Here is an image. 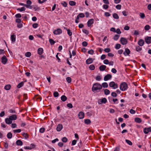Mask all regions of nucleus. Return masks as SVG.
Returning a JSON list of instances; mask_svg holds the SVG:
<instances>
[{
  "mask_svg": "<svg viewBox=\"0 0 151 151\" xmlns=\"http://www.w3.org/2000/svg\"><path fill=\"white\" fill-rule=\"evenodd\" d=\"M26 9L24 7H22L21 8H18L17 10L18 11H19L20 12H22L24 11Z\"/></svg>",
  "mask_w": 151,
  "mask_h": 151,
  "instance_id": "nucleus-32",
  "label": "nucleus"
},
{
  "mask_svg": "<svg viewBox=\"0 0 151 151\" xmlns=\"http://www.w3.org/2000/svg\"><path fill=\"white\" fill-rule=\"evenodd\" d=\"M84 122L85 123L87 124H90L91 123V121L89 119H85Z\"/></svg>",
  "mask_w": 151,
  "mask_h": 151,
  "instance_id": "nucleus-30",
  "label": "nucleus"
},
{
  "mask_svg": "<svg viewBox=\"0 0 151 151\" xmlns=\"http://www.w3.org/2000/svg\"><path fill=\"white\" fill-rule=\"evenodd\" d=\"M27 5L28 6V7H27V8L32 9V6H31L32 4V2L30 0H28L27 1Z\"/></svg>",
  "mask_w": 151,
  "mask_h": 151,
  "instance_id": "nucleus-8",
  "label": "nucleus"
},
{
  "mask_svg": "<svg viewBox=\"0 0 151 151\" xmlns=\"http://www.w3.org/2000/svg\"><path fill=\"white\" fill-rule=\"evenodd\" d=\"M9 118L12 121L15 120L17 119V116L16 115H13L12 116H10L9 117Z\"/></svg>",
  "mask_w": 151,
  "mask_h": 151,
  "instance_id": "nucleus-18",
  "label": "nucleus"
},
{
  "mask_svg": "<svg viewBox=\"0 0 151 151\" xmlns=\"http://www.w3.org/2000/svg\"><path fill=\"white\" fill-rule=\"evenodd\" d=\"M95 66L93 65H90L89 67V69L91 70H93L95 69Z\"/></svg>",
  "mask_w": 151,
  "mask_h": 151,
  "instance_id": "nucleus-47",
  "label": "nucleus"
},
{
  "mask_svg": "<svg viewBox=\"0 0 151 151\" xmlns=\"http://www.w3.org/2000/svg\"><path fill=\"white\" fill-rule=\"evenodd\" d=\"M136 50L137 51L139 52L142 50V48L139 46H137L136 47Z\"/></svg>",
  "mask_w": 151,
  "mask_h": 151,
  "instance_id": "nucleus-36",
  "label": "nucleus"
},
{
  "mask_svg": "<svg viewBox=\"0 0 151 151\" xmlns=\"http://www.w3.org/2000/svg\"><path fill=\"white\" fill-rule=\"evenodd\" d=\"M63 6L64 7H66L67 6V4L65 2L61 3Z\"/></svg>",
  "mask_w": 151,
  "mask_h": 151,
  "instance_id": "nucleus-63",
  "label": "nucleus"
},
{
  "mask_svg": "<svg viewBox=\"0 0 151 151\" xmlns=\"http://www.w3.org/2000/svg\"><path fill=\"white\" fill-rule=\"evenodd\" d=\"M62 32V31L60 29H58L57 30H55L53 32V33L55 35H58L61 34Z\"/></svg>",
  "mask_w": 151,
  "mask_h": 151,
  "instance_id": "nucleus-6",
  "label": "nucleus"
},
{
  "mask_svg": "<svg viewBox=\"0 0 151 151\" xmlns=\"http://www.w3.org/2000/svg\"><path fill=\"white\" fill-rule=\"evenodd\" d=\"M112 78V76L111 75L108 74L105 76L104 78V81H107Z\"/></svg>",
  "mask_w": 151,
  "mask_h": 151,
  "instance_id": "nucleus-7",
  "label": "nucleus"
},
{
  "mask_svg": "<svg viewBox=\"0 0 151 151\" xmlns=\"http://www.w3.org/2000/svg\"><path fill=\"white\" fill-rule=\"evenodd\" d=\"M116 32L118 34H119L121 33V32L120 30V29L118 28L116 30Z\"/></svg>",
  "mask_w": 151,
  "mask_h": 151,
  "instance_id": "nucleus-60",
  "label": "nucleus"
},
{
  "mask_svg": "<svg viewBox=\"0 0 151 151\" xmlns=\"http://www.w3.org/2000/svg\"><path fill=\"white\" fill-rule=\"evenodd\" d=\"M66 80L69 83H70L71 82V79L70 77H67L66 78Z\"/></svg>",
  "mask_w": 151,
  "mask_h": 151,
  "instance_id": "nucleus-40",
  "label": "nucleus"
},
{
  "mask_svg": "<svg viewBox=\"0 0 151 151\" xmlns=\"http://www.w3.org/2000/svg\"><path fill=\"white\" fill-rule=\"evenodd\" d=\"M144 43V41L142 39H140L138 42V44L140 46L143 45Z\"/></svg>",
  "mask_w": 151,
  "mask_h": 151,
  "instance_id": "nucleus-16",
  "label": "nucleus"
},
{
  "mask_svg": "<svg viewBox=\"0 0 151 151\" xmlns=\"http://www.w3.org/2000/svg\"><path fill=\"white\" fill-rule=\"evenodd\" d=\"M38 53L40 55H42L43 52V49L42 48H38L37 50Z\"/></svg>",
  "mask_w": 151,
  "mask_h": 151,
  "instance_id": "nucleus-20",
  "label": "nucleus"
},
{
  "mask_svg": "<svg viewBox=\"0 0 151 151\" xmlns=\"http://www.w3.org/2000/svg\"><path fill=\"white\" fill-rule=\"evenodd\" d=\"M125 141L127 143L130 145H132V142L129 140L126 139Z\"/></svg>",
  "mask_w": 151,
  "mask_h": 151,
  "instance_id": "nucleus-43",
  "label": "nucleus"
},
{
  "mask_svg": "<svg viewBox=\"0 0 151 151\" xmlns=\"http://www.w3.org/2000/svg\"><path fill=\"white\" fill-rule=\"evenodd\" d=\"M130 53V51L128 48H126L125 49V51L123 52V54L126 56L127 55H128Z\"/></svg>",
  "mask_w": 151,
  "mask_h": 151,
  "instance_id": "nucleus-11",
  "label": "nucleus"
},
{
  "mask_svg": "<svg viewBox=\"0 0 151 151\" xmlns=\"http://www.w3.org/2000/svg\"><path fill=\"white\" fill-rule=\"evenodd\" d=\"M106 68V66L105 65H102L100 66L99 69L101 71H104Z\"/></svg>",
  "mask_w": 151,
  "mask_h": 151,
  "instance_id": "nucleus-22",
  "label": "nucleus"
},
{
  "mask_svg": "<svg viewBox=\"0 0 151 151\" xmlns=\"http://www.w3.org/2000/svg\"><path fill=\"white\" fill-rule=\"evenodd\" d=\"M49 41L51 45H54L55 43V41L52 39H50L49 40Z\"/></svg>",
  "mask_w": 151,
  "mask_h": 151,
  "instance_id": "nucleus-33",
  "label": "nucleus"
},
{
  "mask_svg": "<svg viewBox=\"0 0 151 151\" xmlns=\"http://www.w3.org/2000/svg\"><path fill=\"white\" fill-rule=\"evenodd\" d=\"M65 29H66V30H67L68 35L70 36H71L72 35V32L71 31L70 29H68L65 27Z\"/></svg>",
  "mask_w": 151,
  "mask_h": 151,
  "instance_id": "nucleus-24",
  "label": "nucleus"
},
{
  "mask_svg": "<svg viewBox=\"0 0 151 151\" xmlns=\"http://www.w3.org/2000/svg\"><path fill=\"white\" fill-rule=\"evenodd\" d=\"M94 19H89L88 22V27H90L92 24L93 23Z\"/></svg>",
  "mask_w": 151,
  "mask_h": 151,
  "instance_id": "nucleus-17",
  "label": "nucleus"
},
{
  "mask_svg": "<svg viewBox=\"0 0 151 151\" xmlns=\"http://www.w3.org/2000/svg\"><path fill=\"white\" fill-rule=\"evenodd\" d=\"M84 113L82 112H80L78 114V116L80 119H82L84 117Z\"/></svg>",
  "mask_w": 151,
  "mask_h": 151,
  "instance_id": "nucleus-13",
  "label": "nucleus"
},
{
  "mask_svg": "<svg viewBox=\"0 0 151 151\" xmlns=\"http://www.w3.org/2000/svg\"><path fill=\"white\" fill-rule=\"evenodd\" d=\"M1 62L3 64H5L7 62V59L5 56H4L1 58Z\"/></svg>",
  "mask_w": 151,
  "mask_h": 151,
  "instance_id": "nucleus-10",
  "label": "nucleus"
},
{
  "mask_svg": "<svg viewBox=\"0 0 151 151\" xmlns=\"http://www.w3.org/2000/svg\"><path fill=\"white\" fill-rule=\"evenodd\" d=\"M94 52V51L93 50H91L88 51V53L89 54L92 55Z\"/></svg>",
  "mask_w": 151,
  "mask_h": 151,
  "instance_id": "nucleus-56",
  "label": "nucleus"
},
{
  "mask_svg": "<svg viewBox=\"0 0 151 151\" xmlns=\"http://www.w3.org/2000/svg\"><path fill=\"white\" fill-rule=\"evenodd\" d=\"M24 83L23 81L21 82L17 86V87L18 88H20L22 87L24 84Z\"/></svg>",
  "mask_w": 151,
  "mask_h": 151,
  "instance_id": "nucleus-25",
  "label": "nucleus"
},
{
  "mask_svg": "<svg viewBox=\"0 0 151 151\" xmlns=\"http://www.w3.org/2000/svg\"><path fill=\"white\" fill-rule=\"evenodd\" d=\"M53 95L55 97H56L58 96L59 93L58 92L55 91Z\"/></svg>",
  "mask_w": 151,
  "mask_h": 151,
  "instance_id": "nucleus-49",
  "label": "nucleus"
},
{
  "mask_svg": "<svg viewBox=\"0 0 151 151\" xmlns=\"http://www.w3.org/2000/svg\"><path fill=\"white\" fill-rule=\"evenodd\" d=\"M113 16L114 18L118 19L119 18V17L118 14L116 13H114L113 14Z\"/></svg>",
  "mask_w": 151,
  "mask_h": 151,
  "instance_id": "nucleus-31",
  "label": "nucleus"
},
{
  "mask_svg": "<svg viewBox=\"0 0 151 151\" xmlns=\"http://www.w3.org/2000/svg\"><path fill=\"white\" fill-rule=\"evenodd\" d=\"M112 96L114 97H116L117 96L116 93L114 92H113L111 93Z\"/></svg>",
  "mask_w": 151,
  "mask_h": 151,
  "instance_id": "nucleus-53",
  "label": "nucleus"
},
{
  "mask_svg": "<svg viewBox=\"0 0 151 151\" xmlns=\"http://www.w3.org/2000/svg\"><path fill=\"white\" fill-rule=\"evenodd\" d=\"M11 87V86L10 85H7L5 86L4 89L6 90H8L10 89Z\"/></svg>",
  "mask_w": 151,
  "mask_h": 151,
  "instance_id": "nucleus-28",
  "label": "nucleus"
},
{
  "mask_svg": "<svg viewBox=\"0 0 151 151\" xmlns=\"http://www.w3.org/2000/svg\"><path fill=\"white\" fill-rule=\"evenodd\" d=\"M121 46V45L120 44H117L115 45V48L116 49H118L120 48Z\"/></svg>",
  "mask_w": 151,
  "mask_h": 151,
  "instance_id": "nucleus-41",
  "label": "nucleus"
},
{
  "mask_svg": "<svg viewBox=\"0 0 151 151\" xmlns=\"http://www.w3.org/2000/svg\"><path fill=\"white\" fill-rule=\"evenodd\" d=\"M116 8L118 9H120L121 8V5L118 4L116 6Z\"/></svg>",
  "mask_w": 151,
  "mask_h": 151,
  "instance_id": "nucleus-54",
  "label": "nucleus"
},
{
  "mask_svg": "<svg viewBox=\"0 0 151 151\" xmlns=\"http://www.w3.org/2000/svg\"><path fill=\"white\" fill-rule=\"evenodd\" d=\"M5 121L6 123L8 124H10L12 123V121L9 117V118H7L5 119Z\"/></svg>",
  "mask_w": 151,
  "mask_h": 151,
  "instance_id": "nucleus-15",
  "label": "nucleus"
},
{
  "mask_svg": "<svg viewBox=\"0 0 151 151\" xmlns=\"http://www.w3.org/2000/svg\"><path fill=\"white\" fill-rule=\"evenodd\" d=\"M104 63L106 65L108 64L109 63V61L107 59H106L104 61Z\"/></svg>",
  "mask_w": 151,
  "mask_h": 151,
  "instance_id": "nucleus-55",
  "label": "nucleus"
},
{
  "mask_svg": "<svg viewBox=\"0 0 151 151\" xmlns=\"http://www.w3.org/2000/svg\"><path fill=\"white\" fill-rule=\"evenodd\" d=\"M45 129L44 128H42L40 129V132L41 133H43L44 132Z\"/></svg>",
  "mask_w": 151,
  "mask_h": 151,
  "instance_id": "nucleus-62",
  "label": "nucleus"
},
{
  "mask_svg": "<svg viewBox=\"0 0 151 151\" xmlns=\"http://www.w3.org/2000/svg\"><path fill=\"white\" fill-rule=\"evenodd\" d=\"M101 78L100 76H98L96 78V80L98 81H100V80H101Z\"/></svg>",
  "mask_w": 151,
  "mask_h": 151,
  "instance_id": "nucleus-51",
  "label": "nucleus"
},
{
  "mask_svg": "<svg viewBox=\"0 0 151 151\" xmlns=\"http://www.w3.org/2000/svg\"><path fill=\"white\" fill-rule=\"evenodd\" d=\"M144 132L145 134H147L149 132H151V127H150L147 128H145L144 129Z\"/></svg>",
  "mask_w": 151,
  "mask_h": 151,
  "instance_id": "nucleus-9",
  "label": "nucleus"
},
{
  "mask_svg": "<svg viewBox=\"0 0 151 151\" xmlns=\"http://www.w3.org/2000/svg\"><path fill=\"white\" fill-rule=\"evenodd\" d=\"M38 26V24L37 23H35L32 25L33 27L34 28H37Z\"/></svg>",
  "mask_w": 151,
  "mask_h": 151,
  "instance_id": "nucleus-59",
  "label": "nucleus"
},
{
  "mask_svg": "<svg viewBox=\"0 0 151 151\" xmlns=\"http://www.w3.org/2000/svg\"><path fill=\"white\" fill-rule=\"evenodd\" d=\"M17 126L16 124L15 123H13L12 124L11 127L12 128H16Z\"/></svg>",
  "mask_w": 151,
  "mask_h": 151,
  "instance_id": "nucleus-57",
  "label": "nucleus"
},
{
  "mask_svg": "<svg viewBox=\"0 0 151 151\" xmlns=\"http://www.w3.org/2000/svg\"><path fill=\"white\" fill-rule=\"evenodd\" d=\"M7 137L9 139H11L12 137V134L11 132H9L7 135Z\"/></svg>",
  "mask_w": 151,
  "mask_h": 151,
  "instance_id": "nucleus-37",
  "label": "nucleus"
},
{
  "mask_svg": "<svg viewBox=\"0 0 151 151\" xmlns=\"http://www.w3.org/2000/svg\"><path fill=\"white\" fill-rule=\"evenodd\" d=\"M61 99L63 101H65L67 99V98L65 96L63 95L61 97Z\"/></svg>",
  "mask_w": 151,
  "mask_h": 151,
  "instance_id": "nucleus-23",
  "label": "nucleus"
},
{
  "mask_svg": "<svg viewBox=\"0 0 151 151\" xmlns=\"http://www.w3.org/2000/svg\"><path fill=\"white\" fill-rule=\"evenodd\" d=\"M102 88L101 85L99 83L94 84L92 88V91L94 92H97V90H100Z\"/></svg>",
  "mask_w": 151,
  "mask_h": 151,
  "instance_id": "nucleus-1",
  "label": "nucleus"
},
{
  "mask_svg": "<svg viewBox=\"0 0 151 151\" xmlns=\"http://www.w3.org/2000/svg\"><path fill=\"white\" fill-rule=\"evenodd\" d=\"M78 16L79 17V18H83L84 17H85L84 14L82 13H81L79 14L78 15Z\"/></svg>",
  "mask_w": 151,
  "mask_h": 151,
  "instance_id": "nucleus-44",
  "label": "nucleus"
},
{
  "mask_svg": "<svg viewBox=\"0 0 151 151\" xmlns=\"http://www.w3.org/2000/svg\"><path fill=\"white\" fill-rule=\"evenodd\" d=\"M120 42L123 45H125L127 43V40L124 37H122L120 39Z\"/></svg>",
  "mask_w": 151,
  "mask_h": 151,
  "instance_id": "nucleus-4",
  "label": "nucleus"
},
{
  "mask_svg": "<svg viewBox=\"0 0 151 151\" xmlns=\"http://www.w3.org/2000/svg\"><path fill=\"white\" fill-rule=\"evenodd\" d=\"M86 115L89 117L91 116L92 115V113L91 112H88L87 113Z\"/></svg>",
  "mask_w": 151,
  "mask_h": 151,
  "instance_id": "nucleus-61",
  "label": "nucleus"
},
{
  "mask_svg": "<svg viewBox=\"0 0 151 151\" xmlns=\"http://www.w3.org/2000/svg\"><path fill=\"white\" fill-rule=\"evenodd\" d=\"M104 93L106 95H107L110 93V91L109 90L107 89H105L104 90Z\"/></svg>",
  "mask_w": 151,
  "mask_h": 151,
  "instance_id": "nucleus-35",
  "label": "nucleus"
},
{
  "mask_svg": "<svg viewBox=\"0 0 151 151\" xmlns=\"http://www.w3.org/2000/svg\"><path fill=\"white\" fill-rule=\"evenodd\" d=\"M127 84L125 82H123L120 85V89L121 91H124L127 89Z\"/></svg>",
  "mask_w": 151,
  "mask_h": 151,
  "instance_id": "nucleus-2",
  "label": "nucleus"
},
{
  "mask_svg": "<svg viewBox=\"0 0 151 151\" xmlns=\"http://www.w3.org/2000/svg\"><path fill=\"white\" fill-rule=\"evenodd\" d=\"M13 132L14 133H19L21 132V130L20 129H15L13 130Z\"/></svg>",
  "mask_w": 151,
  "mask_h": 151,
  "instance_id": "nucleus-39",
  "label": "nucleus"
},
{
  "mask_svg": "<svg viewBox=\"0 0 151 151\" xmlns=\"http://www.w3.org/2000/svg\"><path fill=\"white\" fill-rule=\"evenodd\" d=\"M88 45L87 42L86 41H84L82 43V45L83 47H86Z\"/></svg>",
  "mask_w": 151,
  "mask_h": 151,
  "instance_id": "nucleus-46",
  "label": "nucleus"
},
{
  "mask_svg": "<svg viewBox=\"0 0 151 151\" xmlns=\"http://www.w3.org/2000/svg\"><path fill=\"white\" fill-rule=\"evenodd\" d=\"M107 102V100L105 98H103L102 99H100L98 100V102L99 104H101L102 103H106Z\"/></svg>",
  "mask_w": 151,
  "mask_h": 151,
  "instance_id": "nucleus-5",
  "label": "nucleus"
},
{
  "mask_svg": "<svg viewBox=\"0 0 151 151\" xmlns=\"http://www.w3.org/2000/svg\"><path fill=\"white\" fill-rule=\"evenodd\" d=\"M135 121L138 123H140L142 122L141 119L139 118H136L135 119Z\"/></svg>",
  "mask_w": 151,
  "mask_h": 151,
  "instance_id": "nucleus-26",
  "label": "nucleus"
},
{
  "mask_svg": "<svg viewBox=\"0 0 151 151\" xmlns=\"http://www.w3.org/2000/svg\"><path fill=\"white\" fill-rule=\"evenodd\" d=\"M63 127V125L61 124H58L56 130L58 131L59 132L62 129Z\"/></svg>",
  "mask_w": 151,
  "mask_h": 151,
  "instance_id": "nucleus-14",
  "label": "nucleus"
},
{
  "mask_svg": "<svg viewBox=\"0 0 151 151\" xmlns=\"http://www.w3.org/2000/svg\"><path fill=\"white\" fill-rule=\"evenodd\" d=\"M93 60L91 58H89L86 61V63L87 64H88L91 63L93 62Z\"/></svg>",
  "mask_w": 151,
  "mask_h": 151,
  "instance_id": "nucleus-19",
  "label": "nucleus"
},
{
  "mask_svg": "<svg viewBox=\"0 0 151 151\" xmlns=\"http://www.w3.org/2000/svg\"><path fill=\"white\" fill-rule=\"evenodd\" d=\"M104 51L106 52H109L111 51V50L109 48H106L104 49Z\"/></svg>",
  "mask_w": 151,
  "mask_h": 151,
  "instance_id": "nucleus-52",
  "label": "nucleus"
},
{
  "mask_svg": "<svg viewBox=\"0 0 151 151\" xmlns=\"http://www.w3.org/2000/svg\"><path fill=\"white\" fill-rule=\"evenodd\" d=\"M145 41L147 44H149L151 43V37H147L145 39Z\"/></svg>",
  "mask_w": 151,
  "mask_h": 151,
  "instance_id": "nucleus-12",
  "label": "nucleus"
},
{
  "mask_svg": "<svg viewBox=\"0 0 151 151\" xmlns=\"http://www.w3.org/2000/svg\"><path fill=\"white\" fill-rule=\"evenodd\" d=\"M67 106L68 107L72 108H73V106L72 104L71 103H68L67 104Z\"/></svg>",
  "mask_w": 151,
  "mask_h": 151,
  "instance_id": "nucleus-58",
  "label": "nucleus"
},
{
  "mask_svg": "<svg viewBox=\"0 0 151 151\" xmlns=\"http://www.w3.org/2000/svg\"><path fill=\"white\" fill-rule=\"evenodd\" d=\"M101 86H102V87H103L104 88H106L108 86L107 83L106 82L103 83L102 84Z\"/></svg>",
  "mask_w": 151,
  "mask_h": 151,
  "instance_id": "nucleus-27",
  "label": "nucleus"
},
{
  "mask_svg": "<svg viewBox=\"0 0 151 151\" xmlns=\"http://www.w3.org/2000/svg\"><path fill=\"white\" fill-rule=\"evenodd\" d=\"M23 25L21 23H18L17 24V26L19 28H21L22 27Z\"/></svg>",
  "mask_w": 151,
  "mask_h": 151,
  "instance_id": "nucleus-64",
  "label": "nucleus"
},
{
  "mask_svg": "<svg viewBox=\"0 0 151 151\" xmlns=\"http://www.w3.org/2000/svg\"><path fill=\"white\" fill-rule=\"evenodd\" d=\"M31 55V53L29 52H26L25 54V56L27 57H30Z\"/></svg>",
  "mask_w": 151,
  "mask_h": 151,
  "instance_id": "nucleus-42",
  "label": "nucleus"
},
{
  "mask_svg": "<svg viewBox=\"0 0 151 151\" xmlns=\"http://www.w3.org/2000/svg\"><path fill=\"white\" fill-rule=\"evenodd\" d=\"M109 85L110 87L114 89H116L118 87V85L115 83L114 81L110 82L109 83Z\"/></svg>",
  "mask_w": 151,
  "mask_h": 151,
  "instance_id": "nucleus-3",
  "label": "nucleus"
},
{
  "mask_svg": "<svg viewBox=\"0 0 151 151\" xmlns=\"http://www.w3.org/2000/svg\"><path fill=\"white\" fill-rule=\"evenodd\" d=\"M62 141L64 142H66L68 141V139L66 137H64L62 138Z\"/></svg>",
  "mask_w": 151,
  "mask_h": 151,
  "instance_id": "nucleus-48",
  "label": "nucleus"
},
{
  "mask_svg": "<svg viewBox=\"0 0 151 151\" xmlns=\"http://www.w3.org/2000/svg\"><path fill=\"white\" fill-rule=\"evenodd\" d=\"M119 37V35H116L114 36V37H113V39L115 40H117L118 39Z\"/></svg>",
  "mask_w": 151,
  "mask_h": 151,
  "instance_id": "nucleus-34",
  "label": "nucleus"
},
{
  "mask_svg": "<svg viewBox=\"0 0 151 151\" xmlns=\"http://www.w3.org/2000/svg\"><path fill=\"white\" fill-rule=\"evenodd\" d=\"M15 36V35H12L11 36V40L13 42H14L15 41L16 39Z\"/></svg>",
  "mask_w": 151,
  "mask_h": 151,
  "instance_id": "nucleus-38",
  "label": "nucleus"
},
{
  "mask_svg": "<svg viewBox=\"0 0 151 151\" xmlns=\"http://www.w3.org/2000/svg\"><path fill=\"white\" fill-rule=\"evenodd\" d=\"M69 4L71 6H73L76 5V3L73 1H70Z\"/></svg>",
  "mask_w": 151,
  "mask_h": 151,
  "instance_id": "nucleus-29",
  "label": "nucleus"
},
{
  "mask_svg": "<svg viewBox=\"0 0 151 151\" xmlns=\"http://www.w3.org/2000/svg\"><path fill=\"white\" fill-rule=\"evenodd\" d=\"M139 16L142 19H144L145 17V15L144 13H140L139 14Z\"/></svg>",
  "mask_w": 151,
  "mask_h": 151,
  "instance_id": "nucleus-45",
  "label": "nucleus"
},
{
  "mask_svg": "<svg viewBox=\"0 0 151 151\" xmlns=\"http://www.w3.org/2000/svg\"><path fill=\"white\" fill-rule=\"evenodd\" d=\"M150 29V26L149 25H147L145 27V29L146 30H148Z\"/></svg>",
  "mask_w": 151,
  "mask_h": 151,
  "instance_id": "nucleus-50",
  "label": "nucleus"
},
{
  "mask_svg": "<svg viewBox=\"0 0 151 151\" xmlns=\"http://www.w3.org/2000/svg\"><path fill=\"white\" fill-rule=\"evenodd\" d=\"M17 145L19 146H21L22 145L23 143L20 140H18L16 142Z\"/></svg>",
  "mask_w": 151,
  "mask_h": 151,
  "instance_id": "nucleus-21",
  "label": "nucleus"
}]
</instances>
